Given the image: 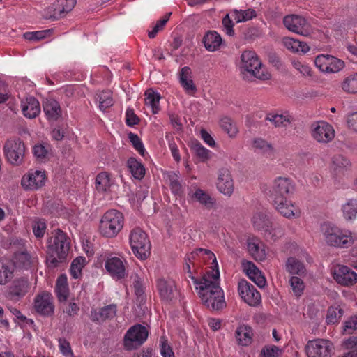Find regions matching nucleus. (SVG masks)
<instances>
[{
	"mask_svg": "<svg viewBox=\"0 0 357 357\" xmlns=\"http://www.w3.org/2000/svg\"><path fill=\"white\" fill-rule=\"evenodd\" d=\"M195 254L203 257L204 260H212V273L204 275L195 287L202 301L211 310H222L226 306V302L224 292L218 283L220 273L216 257L211 250L203 248L197 250Z\"/></svg>",
	"mask_w": 357,
	"mask_h": 357,
	"instance_id": "1",
	"label": "nucleus"
},
{
	"mask_svg": "<svg viewBox=\"0 0 357 357\" xmlns=\"http://www.w3.org/2000/svg\"><path fill=\"white\" fill-rule=\"evenodd\" d=\"M70 249V240L61 229L55 230L49 238L47 245V264L49 267L55 268L64 261Z\"/></svg>",
	"mask_w": 357,
	"mask_h": 357,
	"instance_id": "2",
	"label": "nucleus"
},
{
	"mask_svg": "<svg viewBox=\"0 0 357 357\" xmlns=\"http://www.w3.org/2000/svg\"><path fill=\"white\" fill-rule=\"evenodd\" d=\"M321 232L325 242L331 247L347 248L354 242V238L351 231L342 229L335 225L323 224Z\"/></svg>",
	"mask_w": 357,
	"mask_h": 357,
	"instance_id": "3",
	"label": "nucleus"
},
{
	"mask_svg": "<svg viewBox=\"0 0 357 357\" xmlns=\"http://www.w3.org/2000/svg\"><path fill=\"white\" fill-rule=\"evenodd\" d=\"M241 68L244 70L243 72L244 78L246 74H249L260 80H268L271 77V73L262 66L257 54L252 51H244L243 52L241 55Z\"/></svg>",
	"mask_w": 357,
	"mask_h": 357,
	"instance_id": "4",
	"label": "nucleus"
},
{
	"mask_svg": "<svg viewBox=\"0 0 357 357\" xmlns=\"http://www.w3.org/2000/svg\"><path fill=\"white\" fill-rule=\"evenodd\" d=\"M123 220L121 212L116 210L107 211L100 220L99 231L103 236L113 238L122 229Z\"/></svg>",
	"mask_w": 357,
	"mask_h": 357,
	"instance_id": "5",
	"label": "nucleus"
},
{
	"mask_svg": "<svg viewBox=\"0 0 357 357\" xmlns=\"http://www.w3.org/2000/svg\"><path fill=\"white\" fill-rule=\"evenodd\" d=\"M129 243L135 256L140 259H145L150 254L151 243L147 234L140 228L130 231Z\"/></svg>",
	"mask_w": 357,
	"mask_h": 357,
	"instance_id": "6",
	"label": "nucleus"
},
{
	"mask_svg": "<svg viewBox=\"0 0 357 357\" xmlns=\"http://www.w3.org/2000/svg\"><path fill=\"white\" fill-rule=\"evenodd\" d=\"M305 349L307 357H331L335 349L332 342L321 338L309 340Z\"/></svg>",
	"mask_w": 357,
	"mask_h": 357,
	"instance_id": "7",
	"label": "nucleus"
},
{
	"mask_svg": "<svg viewBox=\"0 0 357 357\" xmlns=\"http://www.w3.org/2000/svg\"><path fill=\"white\" fill-rule=\"evenodd\" d=\"M3 151L8 161L17 165L23 160L25 146L20 139H10L5 143Z\"/></svg>",
	"mask_w": 357,
	"mask_h": 357,
	"instance_id": "8",
	"label": "nucleus"
},
{
	"mask_svg": "<svg viewBox=\"0 0 357 357\" xmlns=\"http://www.w3.org/2000/svg\"><path fill=\"white\" fill-rule=\"evenodd\" d=\"M147 329L140 325H135L126 333L124 345L127 349L131 350L142 345L148 337Z\"/></svg>",
	"mask_w": 357,
	"mask_h": 357,
	"instance_id": "9",
	"label": "nucleus"
},
{
	"mask_svg": "<svg viewBox=\"0 0 357 357\" xmlns=\"http://www.w3.org/2000/svg\"><path fill=\"white\" fill-rule=\"evenodd\" d=\"M283 24L289 31L303 36H308L312 33L310 24L301 15H287L283 19Z\"/></svg>",
	"mask_w": 357,
	"mask_h": 357,
	"instance_id": "10",
	"label": "nucleus"
},
{
	"mask_svg": "<svg viewBox=\"0 0 357 357\" xmlns=\"http://www.w3.org/2000/svg\"><path fill=\"white\" fill-rule=\"evenodd\" d=\"M294 191V185L293 181L287 178L278 176L274 179L271 190V197L273 201L287 198Z\"/></svg>",
	"mask_w": 357,
	"mask_h": 357,
	"instance_id": "11",
	"label": "nucleus"
},
{
	"mask_svg": "<svg viewBox=\"0 0 357 357\" xmlns=\"http://www.w3.org/2000/svg\"><path fill=\"white\" fill-rule=\"evenodd\" d=\"M314 64L321 72L335 73L344 66L343 61L328 54L318 55L314 59Z\"/></svg>",
	"mask_w": 357,
	"mask_h": 357,
	"instance_id": "12",
	"label": "nucleus"
},
{
	"mask_svg": "<svg viewBox=\"0 0 357 357\" xmlns=\"http://www.w3.org/2000/svg\"><path fill=\"white\" fill-rule=\"evenodd\" d=\"M311 135L319 143H328L335 137V131L328 123L319 121L311 125Z\"/></svg>",
	"mask_w": 357,
	"mask_h": 357,
	"instance_id": "13",
	"label": "nucleus"
},
{
	"mask_svg": "<svg viewBox=\"0 0 357 357\" xmlns=\"http://www.w3.org/2000/svg\"><path fill=\"white\" fill-rule=\"evenodd\" d=\"M238 291L241 298L250 306H257L261 301V294L257 289L245 280L238 282Z\"/></svg>",
	"mask_w": 357,
	"mask_h": 357,
	"instance_id": "14",
	"label": "nucleus"
},
{
	"mask_svg": "<svg viewBox=\"0 0 357 357\" xmlns=\"http://www.w3.org/2000/svg\"><path fill=\"white\" fill-rule=\"evenodd\" d=\"M34 309L40 315L50 317L54 313V298L51 294L43 291L34 299Z\"/></svg>",
	"mask_w": 357,
	"mask_h": 357,
	"instance_id": "15",
	"label": "nucleus"
},
{
	"mask_svg": "<svg viewBox=\"0 0 357 357\" xmlns=\"http://www.w3.org/2000/svg\"><path fill=\"white\" fill-rule=\"evenodd\" d=\"M30 285L27 278H15L8 287L7 297L11 301H19L27 294Z\"/></svg>",
	"mask_w": 357,
	"mask_h": 357,
	"instance_id": "16",
	"label": "nucleus"
},
{
	"mask_svg": "<svg viewBox=\"0 0 357 357\" xmlns=\"http://www.w3.org/2000/svg\"><path fill=\"white\" fill-rule=\"evenodd\" d=\"M216 187L218 191L225 195L230 197L234 190V184L230 170L222 167L218 172Z\"/></svg>",
	"mask_w": 357,
	"mask_h": 357,
	"instance_id": "17",
	"label": "nucleus"
},
{
	"mask_svg": "<svg viewBox=\"0 0 357 357\" xmlns=\"http://www.w3.org/2000/svg\"><path fill=\"white\" fill-rule=\"evenodd\" d=\"M334 279L344 286H351L357 282V273L347 266L337 265L334 269Z\"/></svg>",
	"mask_w": 357,
	"mask_h": 357,
	"instance_id": "18",
	"label": "nucleus"
},
{
	"mask_svg": "<svg viewBox=\"0 0 357 357\" xmlns=\"http://www.w3.org/2000/svg\"><path fill=\"white\" fill-rule=\"evenodd\" d=\"M46 176L44 172L31 170L22 178V185L29 190H37L45 185Z\"/></svg>",
	"mask_w": 357,
	"mask_h": 357,
	"instance_id": "19",
	"label": "nucleus"
},
{
	"mask_svg": "<svg viewBox=\"0 0 357 357\" xmlns=\"http://www.w3.org/2000/svg\"><path fill=\"white\" fill-rule=\"evenodd\" d=\"M157 289L161 299L165 302L172 301L176 295L175 282L169 278H160L158 280Z\"/></svg>",
	"mask_w": 357,
	"mask_h": 357,
	"instance_id": "20",
	"label": "nucleus"
},
{
	"mask_svg": "<svg viewBox=\"0 0 357 357\" xmlns=\"http://www.w3.org/2000/svg\"><path fill=\"white\" fill-rule=\"evenodd\" d=\"M275 209L284 217L291 219L300 217L299 209L287 198L273 201Z\"/></svg>",
	"mask_w": 357,
	"mask_h": 357,
	"instance_id": "21",
	"label": "nucleus"
},
{
	"mask_svg": "<svg viewBox=\"0 0 357 357\" xmlns=\"http://www.w3.org/2000/svg\"><path fill=\"white\" fill-rule=\"evenodd\" d=\"M105 267L110 275L116 280L123 278L126 275L125 262L117 257H109Z\"/></svg>",
	"mask_w": 357,
	"mask_h": 357,
	"instance_id": "22",
	"label": "nucleus"
},
{
	"mask_svg": "<svg viewBox=\"0 0 357 357\" xmlns=\"http://www.w3.org/2000/svg\"><path fill=\"white\" fill-rule=\"evenodd\" d=\"M247 247L250 255L255 260L262 261L266 259L264 245L258 238L249 237L247 239Z\"/></svg>",
	"mask_w": 357,
	"mask_h": 357,
	"instance_id": "23",
	"label": "nucleus"
},
{
	"mask_svg": "<svg viewBox=\"0 0 357 357\" xmlns=\"http://www.w3.org/2000/svg\"><path fill=\"white\" fill-rule=\"evenodd\" d=\"M188 196L192 202H198L206 209L210 210L215 205V198L200 188H197L195 191L190 190Z\"/></svg>",
	"mask_w": 357,
	"mask_h": 357,
	"instance_id": "24",
	"label": "nucleus"
},
{
	"mask_svg": "<svg viewBox=\"0 0 357 357\" xmlns=\"http://www.w3.org/2000/svg\"><path fill=\"white\" fill-rule=\"evenodd\" d=\"M75 4L76 0H57L51 7L52 13L50 17L54 19L63 17L73 10Z\"/></svg>",
	"mask_w": 357,
	"mask_h": 357,
	"instance_id": "25",
	"label": "nucleus"
},
{
	"mask_svg": "<svg viewBox=\"0 0 357 357\" xmlns=\"http://www.w3.org/2000/svg\"><path fill=\"white\" fill-rule=\"evenodd\" d=\"M21 108L24 116L29 119L36 118L40 112L39 102L32 96L22 100Z\"/></svg>",
	"mask_w": 357,
	"mask_h": 357,
	"instance_id": "26",
	"label": "nucleus"
},
{
	"mask_svg": "<svg viewBox=\"0 0 357 357\" xmlns=\"http://www.w3.org/2000/svg\"><path fill=\"white\" fill-rule=\"evenodd\" d=\"M243 271L248 278L259 287L262 288L266 285V280L261 271L251 261L243 263Z\"/></svg>",
	"mask_w": 357,
	"mask_h": 357,
	"instance_id": "27",
	"label": "nucleus"
},
{
	"mask_svg": "<svg viewBox=\"0 0 357 357\" xmlns=\"http://www.w3.org/2000/svg\"><path fill=\"white\" fill-rule=\"evenodd\" d=\"M294 120V116L287 112L281 114L268 113L265 117V121L271 122L275 128H287Z\"/></svg>",
	"mask_w": 357,
	"mask_h": 357,
	"instance_id": "28",
	"label": "nucleus"
},
{
	"mask_svg": "<svg viewBox=\"0 0 357 357\" xmlns=\"http://www.w3.org/2000/svg\"><path fill=\"white\" fill-rule=\"evenodd\" d=\"M178 76L179 82L185 92L190 95H193L197 89L192 79L191 69L188 66L183 67Z\"/></svg>",
	"mask_w": 357,
	"mask_h": 357,
	"instance_id": "29",
	"label": "nucleus"
},
{
	"mask_svg": "<svg viewBox=\"0 0 357 357\" xmlns=\"http://www.w3.org/2000/svg\"><path fill=\"white\" fill-rule=\"evenodd\" d=\"M253 332L248 325H240L235 331V337L238 344L248 346L252 342Z\"/></svg>",
	"mask_w": 357,
	"mask_h": 357,
	"instance_id": "30",
	"label": "nucleus"
},
{
	"mask_svg": "<svg viewBox=\"0 0 357 357\" xmlns=\"http://www.w3.org/2000/svg\"><path fill=\"white\" fill-rule=\"evenodd\" d=\"M222 40L221 36L215 31H208L203 38L204 47L209 52H215L218 50L222 44Z\"/></svg>",
	"mask_w": 357,
	"mask_h": 357,
	"instance_id": "31",
	"label": "nucleus"
},
{
	"mask_svg": "<svg viewBox=\"0 0 357 357\" xmlns=\"http://www.w3.org/2000/svg\"><path fill=\"white\" fill-rule=\"evenodd\" d=\"M43 111L50 120L55 121L61 115L59 104L54 99H46L43 102Z\"/></svg>",
	"mask_w": 357,
	"mask_h": 357,
	"instance_id": "32",
	"label": "nucleus"
},
{
	"mask_svg": "<svg viewBox=\"0 0 357 357\" xmlns=\"http://www.w3.org/2000/svg\"><path fill=\"white\" fill-rule=\"evenodd\" d=\"M116 314V305L114 304L109 305L96 311L91 312V319L96 321H102L107 319H112Z\"/></svg>",
	"mask_w": 357,
	"mask_h": 357,
	"instance_id": "33",
	"label": "nucleus"
},
{
	"mask_svg": "<svg viewBox=\"0 0 357 357\" xmlns=\"http://www.w3.org/2000/svg\"><path fill=\"white\" fill-rule=\"evenodd\" d=\"M282 43L284 47L293 52L306 53L310 50L309 46L304 42L292 38L286 37L282 39Z\"/></svg>",
	"mask_w": 357,
	"mask_h": 357,
	"instance_id": "34",
	"label": "nucleus"
},
{
	"mask_svg": "<svg viewBox=\"0 0 357 357\" xmlns=\"http://www.w3.org/2000/svg\"><path fill=\"white\" fill-rule=\"evenodd\" d=\"M55 291L60 302L66 301L68 296V286L67 277L65 275H61L56 280Z\"/></svg>",
	"mask_w": 357,
	"mask_h": 357,
	"instance_id": "35",
	"label": "nucleus"
},
{
	"mask_svg": "<svg viewBox=\"0 0 357 357\" xmlns=\"http://www.w3.org/2000/svg\"><path fill=\"white\" fill-rule=\"evenodd\" d=\"M144 95L145 105L151 108L153 114H157L160 111L159 102L161 98L160 95L152 89L146 90Z\"/></svg>",
	"mask_w": 357,
	"mask_h": 357,
	"instance_id": "36",
	"label": "nucleus"
},
{
	"mask_svg": "<svg viewBox=\"0 0 357 357\" xmlns=\"http://www.w3.org/2000/svg\"><path fill=\"white\" fill-rule=\"evenodd\" d=\"M127 165L132 176L141 180L145 175L146 169L141 162L135 158H130L127 161Z\"/></svg>",
	"mask_w": 357,
	"mask_h": 357,
	"instance_id": "37",
	"label": "nucleus"
},
{
	"mask_svg": "<svg viewBox=\"0 0 357 357\" xmlns=\"http://www.w3.org/2000/svg\"><path fill=\"white\" fill-rule=\"evenodd\" d=\"M284 235L283 227L278 224L268 225L264 229L265 238L269 241L275 242Z\"/></svg>",
	"mask_w": 357,
	"mask_h": 357,
	"instance_id": "38",
	"label": "nucleus"
},
{
	"mask_svg": "<svg viewBox=\"0 0 357 357\" xmlns=\"http://www.w3.org/2000/svg\"><path fill=\"white\" fill-rule=\"evenodd\" d=\"M286 270L291 274L298 275H305L306 271L304 264L294 257L287 259Z\"/></svg>",
	"mask_w": 357,
	"mask_h": 357,
	"instance_id": "39",
	"label": "nucleus"
},
{
	"mask_svg": "<svg viewBox=\"0 0 357 357\" xmlns=\"http://www.w3.org/2000/svg\"><path fill=\"white\" fill-rule=\"evenodd\" d=\"M343 216L347 220H354L357 216V199H350L342 206Z\"/></svg>",
	"mask_w": 357,
	"mask_h": 357,
	"instance_id": "40",
	"label": "nucleus"
},
{
	"mask_svg": "<svg viewBox=\"0 0 357 357\" xmlns=\"http://www.w3.org/2000/svg\"><path fill=\"white\" fill-rule=\"evenodd\" d=\"M252 148L255 152L263 154L271 155L274 152L272 144L260 137L255 138L252 140Z\"/></svg>",
	"mask_w": 357,
	"mask_h": 357,
	"instance_id": "41",
	"label": "nucleus"
},
{
	"mask_svg": "<svg viewBox=\"0 0 357 357\" xmlns=\"http://www.w3.org/2000/svg\"><path fill=\"white\" fill-rule=\"evenodd\" d=\"M231 17L236 23L247 22L257 17V12L252 9L234 10L231 13Z\"/></svg>",
	"mask_w": 357,
	"mask_h": 357,
	"instance_id": "42",
	"label": "nucleus"
},
{
	"mask_svg": "<svg viewBox=\"0 0 357 357\" xmlns=\"http://www.w3.org/2000/svg\"><path fill=\"white\" fill-rule=\"evenodd\" d=\"M112 185L110 176L107 172L99 173L96 178V188L100 192H107Z\"/></svg>",
	"mask_w": 357,
	"mask_h": 357,
	"instance_id": "43",
	"label": "nucleus"
},
{
	"mask_svg": "<svg viewBox=\"0 0 357 357\" xmlns=\"http://www.w3.org/2000/svg\"><path fill=\"white\" fill-rule=\"evenodd\" d=\"M220 126L230 137H235L238 132L236 123L229 117H223L220 121Z\"/></svg>",
	"mask_w": 357,
	"mask_h": 357,
	"instance_id": "44",
	"label": "nucleus"
},
{
	"mask_svg": "<svg viewBox=\"0 0 357 357\" xmlns=\"http://www.w3.org/2000/svg\"><path fill=\"white\" fill-rule=\"evenodd\" d=\"M97 100L100 109L103 112L112 106L114 103L112 92L109 91H102L97 93Z\"/></svg>",
	"mask_w": 357,
	"mask_h": 357,
	"instance_id": "45",
	"label": "nucleus"
},
{
	"mask_svg": "<svg viewBox=\"0 0 357 357\" xmlns=\"http://www.w3.org/2000/svg\"><path fill=\"white\" fill-rule=\"evenodd\" d=\"M341 88L347 93H357V73L347 77L342 82Z\"/></svg>",
	"mask_w": 357,
	"mask_h": 357,
	"instance_id": "46",
	"label": "nucleus"
},
{
	"mask_svg": "<svg viewBox=\"0 0 357 357\" xmlns=\"http://www.w3.org/2000/svg\"><path fill=\"white\" fill-rule=\"evenodd\" d=\"M85 263L86 259L83 257H78L72 261L70 273L73 278L77 279L81 276Z\"/></svg>",
	"mask_w": 357,
	"mask_h": 357,
	"instance_id": "47",
	"label": "nucleus"
},
{
	"mask_svg": "<svg viewBox=\"0 0 357 357\" xmlns=\"http://www.w3.org/2000/svg\"><path fill=\"white\" fill-rule=\"evenodd\" d=\"M342 315L343 310L340 306H331L328 309L326 321L328 324H335L340 321Z\"/></svg>",
	"mask_w": 357,
	"mask_h": 357,
	"instance_id": "48",
	"label": "nucleus"
},
{
	"mask_svg": "<svg viewBox=\"0 0 357 357\" xmlns=\"http://www.w3.org/2000/svg\"><path fill=\"white\" fill-rule=\"evenodd\" d=\"M166 180L174 194L180 195L181 193L182 185L179 181L178 176L176 173L170 172L167 174Z\"/></svg>",
	"mask_w": 357,
	"mask_h": 357,
	"instance_id": "49",
	"label": "nucleus"
},
{
	"mask_svg": "<svg viewBox=\"0 0 357 357\" xmlns=\"http://www.w3.org/2000/svg\"><path fill=\"white\" fill-rule=\"evenodd\" d=\"M192 150L201 162H205L210 158L211 151L199 142L192 144Z\"/></svg>",
	"mask_w": 357,
	"mask_h": 357,
	"instance_id": "50",
	"label": "nucleus"
},
{
	"mask_svg": "<svg viewBox=\"0 0 357 357\" xmlns=\"http://www.w3.org/2000/svg\"><path fill=\"white\" fill-rule=\"evenodd\" d=\"M252 222L257 229H265L269 223L267 215L263 212L256 213L252 218Z\"/></svg>",
	"mask_w": 357,
	"mask_h": 357,
	"instance_id": "51",
	"label": "nucleus"
},
{
	"mask_svg": "<svg viewBox=\"0 0 357 357\" xmlns=\"http://www.w3.org/2000/svg\"><path fill=\"white\" fill-rule=\"evenodd\" d=\"M51 29L26 32L23 34L24 38L30 41H38L47 38L51 33Z\"/></svg>",
	"mask_w": 357,
	"mask_h": 357,
	"instance_id": "52",
	"label": "nucleus"
},
{
	"mask_svg": "<svg viewBox=\"0 0 357 357\" xmlns=\"http://www.w3.org/2000/svg\"><path fill=\"white\" fill-rule=\"evenodd\" d=\"M289 284L294 295L297 297L301 296L305 289L303 280L297 276H292L289 279Z\"/></svg>",
	"mask_w": 357,
	"mask_h": 357,
	"instance_id": "53",
	"label": "nucleus"
},
{
	"mask_svg": "<svg viewBox=\"0 0 357 357\" xmlns=\"http://www.w3.org/2000/svg\"><path fill=\"white\" fill-rule=\"evenodd\" d=\"M350 165L349 161L341 155H337L332 158V167L335 171H340Z\"/></svg>",
	"mask_w": 357,
	"mask_h": 357,
	"instance_id": "54",
	"label": "nucleus"
},
{
	"mask_svg": "<svg viewBox=\"0 0 357 357\" xmlns=\"http://www.w3.org/2000/svg\"><path fill=\"white\" fill-rule=\"evenodd\" d=\"M47 225L45 220L38 219L33 221L32 224L33 232L36 238H42L46 231Z\"/></svg>",
	"mask_w": 357,
	"mask_h": 357,
	"instance_id": "55",
	"label": "nucleus"
},
{
	"mask_svg": "<svg viewBox=\"0 0 357 357\" xmlns=\"http://www.w3.org/2000/svg\"><path fill=\"white\" fill-rule=\"evenodd\" d=\"M13 270L7 265L0 263V284H6L13 278Z\"/></svg>",
	"mask_w": 357,
	"mask_h": 357,
	"instance_id": "56",
	"label": "nucleus"
},
{
	"mask_svg": "<svg viewBox=\"0 0 357 357\" xmlns=\"http://www.w3.org/2000/svg\"><path fill=\"white\" fill-rule=\"evenodd\" d=\"M282 350L275 345H268L261 350V357H279L282 354Z\"/></svg>",
	"mask_w": 357,
	"mask_h": 357,
	"instance_id": "57",
	"label": "nucleus"
},
{
	"mask_svg": "<svg viewBox=\"0 0 357 357\" xmlns=\"http://www.w3.org/2000/svg\"><path fill=\"white\" fill-rule=\"evenodd\" d=\"M171 15L172 13H168L166 14V15L163 17L162 19L157 22L156 24L153 26V29L149 32L148 35L150 38H155L158 31L163 29L165 24L168 22Z\"/></svg>",
	"mask_w": 357,
	"mask_h": 357,
	"instance_id": "58",
	"label": "nucleus"
},
{
	"mask_svg": "<svg viewBox=\"0 0 357 357\" xmlns=\"http://www.w3.org/2000/svg\"><path fill=\"white\" fill-rule=\"evenodd\" d=\"M59 348L61 353L65 357H75L70 344L66 339H59Z\"/></svg>",
	"mask_w": 357,
	"mask_h": 357,
	"instance_id": "59",
	"label": "nucleus"
},
{
	"mask_svg": "<svg viewBox=\"0 0 357 357\" xmlns=\"http://www.w3.org/2000/svg\"><path fill=\"white\" fill-rule=\"evenodd\" d=\"M129 139H130V142H132V144L133 146L135 147V149L141 155H144L145 149H144V145H143L141 139H139V137L137 135H135V134L130 133L129 134Z\"/></svg>",
	"mask_w": 357,
	"mask_h": 357,
	"instance_id": "60",
	"label": "nucleus"
},
{
	"mask_svg": "<svg viewBox=\"0 0 357 357\" xmlns=\"http://www.w3.org/2000/svg\"><path fill=\"white\" fill-rule=\"evenodd\" d=\"M222 24L226 34L230 36L234 34V30L233 29L234 24L230 19L229 14L226 15L222 19Z\"/></svg>",
	"mask_w": 357,
	"mask_h": 357,
	"instance_id": "61",
	"label": "nucleus"
},
{
	"mask_svg": "<svg viewBox=\"0 0 357 357\" xmlns=\"http://www.w3.org/2000/svg\"><path fill=\"white\" fill-rule=\"evenodd\" d=\"M291 63L294 68L303 75H310L311 70L307 64L297 60L292 61Z\"/></svg>",
	"mask_w": 357,
	"mask_h": 357,
	"instance_id": "62",
	"label": "nucleus"
},
{
	"mask_svg": "<svg viewBox=\"0 0 357 357\" xmlns=\"http://www.w3.org/2000/svg\"><path fill=\"white\" fill-rule=\"evenodd\" d=\"M126 121L128 126H135L139 121L138 117L135 114L132 109H128L126 112Z\"/></svg>",
	"mask_w": 357,
	"mask_h": 357,
	"instance_id": "63",
	"label": "nucleus"
},
{
	"mask_svg": "<svg viewBox=\"0 0 357 357\" xmlns=\"http://www.w3.org/2000/svg\"><path fill=\"white\" fill-rule=\"evenodd\" d=\"M344 331L351 333L354 331H357V316L350 317L344 323Z\"/></svg>",
	"mask_w": 357,
	"mask_h": 357,
	"instance_id": "64",
	"label": "nucleus"
}]
</instances>
